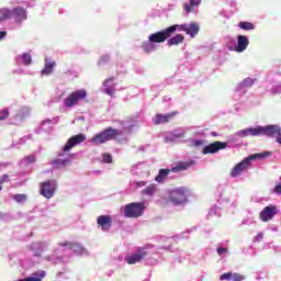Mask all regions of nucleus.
<instances>
[{
	"mask_svg": "<svg viewBox=\"0 0 281 281\" xmlns=\"http://www.w3.org/2000/svg\"><path fill=\"white\" fill-rule=\"evenodd\" d=\"M120 135H122V133H120V130L106 127L91 138V144H93L94 146H100L102 144H106V142L116 139V137H120Z\"/></svg>",
	"mask_w": 281,
	"mask_h": 281,
	"instance_id": "nucleus-1",
	"label": "nucleus"
},
{
	"mask_svg": "<svg viewBox=\"0 0 281 281\" xmlns=\"http://www.w3.org/2000/svg\"><path fill=\"white\" fill-rule=\"evenodd\" d=\"M269 155H271V153L266 151L262 154H254L245 158L233 168L231 172V177H238V175H240L241 172H245V170H247V168L251 166V161H254V159H265V157H269Z\"/></svg>",
	"mask_w": 281,
	"mask_h": 281,
	"instance_id": "nucleus-2",
	"label": "nucleus"
},
{
	"mask_svg": "<svg viewBox=\"0 0 281 281\" xmlns=\"http://www.w3.org/2000/svg\"><path fill=\"white\" fill-rule=\"evenodd\" d=\"M189 196L190 190L186 187H180L169 192V201L170 203H173V205H183V203H188Z\"/></svg>",
	"mask_w": 281,
	"mask_h": 281,
	"instance_id": "nucleus-3",
	"label": "nucleus"
},
{
	"mask_svg": "<svg viewBox=\"0 0 281 281\" xmlns=\"http://www.w3.org/2000/svg\"><path fill=\"white\" fill-rule=\"evenodd\" d=\"M146 211V205L144 202H132L124 206V217L125 218H139L144 215Z\"/></svg>",
	"mask_w": 281,
	"mask_h": 281,
	"instance_id": "nucleus-4",
	"label": "nucleus"
},
{
	"mask_svg": "<svg viewBox=\"0 0 281 281\" xmlns=\"http://www.w3.org/2000/svg\"><path fill=\"white\" fill-rule=\"evenodd\" d=\"M87 95V90H76L64 100V106H66V109H74L80 101L86 100Z\"/></svg>",
	"mask_w": 281,
	"mask_h": 281,
	"instance_id": "nucleus-5",
	"label": "nucleus"
},
{
	"mask_svg": "<svg viewBox=\"0 0 281 281\" xmlns=\"http://www.w3.org/2000/svg\"><path fill=\"white\" fill-rule=\"evenodd\" d=\"M175 30L176 27L172 26V27H167L162 31L153 33L149 35V41L150 43H166V41H168V38H170L172 34H175Z\"/></svg>",
	"mask_w": 281,
	"mask_h": 281,
	"instance_id": "nucleus-6",
	"label": "nucleus"
},
{
	"mask_svg": "<svg viewBox=\"0 0 281 281\" xmlns=\"http://www.w3.org/2000/svg\"><path fill=\"white\" fill-rule=\"evenodd\" d=\"M55 192H56V181L48 180L41 183L40 194L45 199H52Z\"/></svg>",
	"mask_w": 281,
	"mask_h": 281,
	"instance_id": "nucleus-7",
	"label": "nucleus"
},
{
	"mask_svg": "<svg viewBox=\"0 0 281 281\" xmlns=\"http://www.w3.org/2000/svg\"><path fill=\"white\" fill-rule=\"evenodd\" d=\"M281 133V127L278 125L258 126L257 136L266 135L267 137H277Z\"/></svg>",
	"mask_w": 281,
	"mask_h": 281,
	"instance_id": "nucleus-8",
	"label": "nucleus"
},
{
	"mask_svg": "<svg viewBox=\"0 0 281 281\" xmlns=\"http://www.w3.org/2000/svg\"><path fill=\"white\" fill-rule=\"evenodd\" d=\"M276 214H278V206L268 205L259 213V218L262 221V223H269V221H272Z\"/></svg>",
	"mask_w": 281,
	"mask_h": 281,
	"instance_id": "nucleus-9",
	"label": "nucleus"
},
{
	"mask_svg": "<svg viewBox=\"0 0 281 281\" xmlns=\"http://www.w3.org/2000/svg\"><path fill=\"white\" fill-rule=\"evenodd\" d=\"M224 148H227V143L216 140L205 146L202 149V153L203 155H214V153H218V150H224Z\"/></svg>",
	"mask_w": 281,
	"mask_h": 281,
	"instance_id": "nucleus-10",
	"label": "nucleus"
},
{
	"mask_svg": "<svg viewBox=\"0 0 281 281\" xmlns=\"http://www.w3.org/2000/svg\"><path fill=\"white\" fill-rule=\"evenodd\" d=\"M85 139H87V136H85V134H78V135L71 136L67 140L66 145L64 146V153H69V150H71V148H75V146L82 144V142H85Z\"/></svg>",
	"mask_w": 281,
	"mask_h": 281,
	"instance_id": "nucleus-11",
	"label": "nucleus"
},
{
	"mask_svg": "<svg viewBox=\"0 0 281 281\" xmlns=\"http://www.w3.org/2000/svg\"><path fill=\"white\" fill-rule=\"evenodd\" d=\"M148 256V252L144 249H138L137 252L132 254L125 258V262L127 265H137L143 258H146Z\"/></svg>",
	"mask_w": 281,
	"mask_h": 281,
	"instance_id": "nucleus-12",
	"label": "nucleus"
},
{
	"mask_svg": "<svg viewBox=\"0 0 281 281\" xmlns=\"http://www.w3.org/2000/svg\"><path fill=\"white\" fill-rule=\"evenodd\" d=\"M97 223L103 232H109L111 225H113V218H111V215H101L97 218Z\"/></svg>",
	"mask_w": 281,
	"mask_h": 281,
	"instance_id": "nucleus-13",
	"label": "nucleus"
},
{
	"mask_svg": "<svg viewBox=\"0 0 281 281\" xmlns=\"http://www.w3.org/2000/svg\"><path fill=\"white\" fill-rule=\"evenodd\" d=\"M247 47H249V38L245 35H238L235 52H237V54H241V52H245Z\"/></svg>",
	"mask_w": 281,
	"mask_h": 281,
	"instance_id": "nucleus-14",
	"label": "nucleus"
},
{
	"mask_svg": "<svg viewBox=\"0 0 281 281\" xmlns=\"http://www.w3.org/2000/svg\"><path fill=\"white\" fill-rule=\"evenodd\" d=\"M175 115H177V112H171L168 114H156L154 119V124H168V122H170V120H172Z\"/></svg>",
	"mask_w": 281,
	"mask_h": 281,
	"instance_id": "nucleus-15",
	"label": "nucleus"
},
{
	"mask_svg": "<svg viewBox=\"0 0 281 281\" xmlns=\"http://www.w3.org/2000/svg\"><path fill=\"white\" fill-rule=\"evenodd\" d=\"M12 15L18 23H21V21H25L27 19V11L21 7H16L12 9Z\"/></svg>",
	"mask_w": 281,
	"mask_h": 281,
	"instance_id": "nucleus-16",
	"label": "nucleus"
},
{
	"mask_svg": "<svg viewBox=\"0 0 281 281\" xmlns=\"http://www.w3.org/2000/svg\"><path fill=\"white\" fill-rule=\"evenodd\" d=\"M235 135H236V137H240V138L249 137V135H251L252 137H258V127L240 130V131L236 132Z\"/></svg>",
	"mask_w": 281,
	"mask_h": 281,
	"instance_id": "nucleus-17",
	"label": "nucleus"
},
{
	"mask_svg": "<svg viewBox=\"0 0 281 281\" xmlns=\"http://www.w3.org/2000/svg\"><path fill=\"white\" fill-rule=\"evenodd\" d=\"M54 67H56V60H50L49 57L45 58V67L42 69V76H49L54 71Z\"/></svg>",
	"mask_w": 281,
	"mask_h": 281,
	"instance_id": "nucleus-18",
	"label": "nucleus"
},
{
	"mask_svg": "<svg viewBox=\"0 0 281 281\" xmlns=\"http://www.w3.org/2000/svg\"><path fill=\"white\" fill-rule=\"evenodd\" d=\"M186 41V37L182 34H177L176 36L168 40L167 45L172 47L173 45H181Z\"/></svg>",
	"mask_w": 281,
	"mask_h": 281,
	"instance_id": "nucleus-19",
	"label": "nucleus"
},
{
	"mask_svg": "<svg viewBox=\"0 0 281 281\" xmlns=\"http://www.w3.org/2000/svg\"><path fill=\"white\" fill-rule=\"evenodd\" d=\"M170 172H172V169H160L158 176L156 177L157 183H164Z\"/></svg>",
	"mask_w": 281,
	"mask_h": 281,
	"instance_id": "nucleus-20",
	"label": "nucleus"
},
{
	"mask_svg": "<svg viewBox=\"0 0 281 281\" xmlns=\"http://www.w3.org/2000/svg\"><path fill=\"white\" fill-rule=\"evenodd\" d=\"M199 30H200L199 24L193 22L190 25H188L187 34L191 36V38H194V36L199 34Z\"/></svg>",
	"mask_w": 281,
	"mask_h": 281,
	"instance_id": "nucleus-21",
	"label": "nucleus"
},
{
	"mask_svg": "<svg viewBox=\"0 0 281 281\" xmlns=\"http://www.w3.org/2000/svg\"><path fill=\"white\" fill-rule=\"evenodd\" d=\"M113 80H115V77H111L103 81V87H105L104 93H106L108 95H113L115 93V89L109 87V82H113Z\"/></svg>",
	"mask_w": 281,
	"mask_h": 281,
	"instance_id": "nucleus-22",
	"label": "nucleus"
},
{
	"mask_svg": "<svg viewBox=\"0 0 281 281\" xmlns=\"http://www.w3.org/2000/svg\"><path fill=\"white\" fill-rule=\"evenodd\" d=\"M192 164L190 162H178L173 168H171V172H183V170H188Z\"/></svg>",
	"mask_w": 281,
	"mask_h": 281,
	"instance_id": "nucleus-23",
	"label": "nucleus"
},
{
	"mask_svg": "<svg viewBox=\"0 0 281 281\" xmlns=\"http://www.w3.org/2000/svg\"><path fill=\"white\" fill-rule=\"evenodd\" d=\"M153 43L154 42H150V37H148V41L142 44V49H144L146 54H150V52H155V44Z\"/></svg>",
	"mask_w": 281,
	"mask_h": 281,
	"instance_id": "nucleus-24",
	"label": "nucleus"
},
{
	"mask_svg": "<svg viewBox=\"0 0 281 281\" xmlns=\"http://www.w3.org/2000/svg\"><path fill=\"white\" fill-rule=\"evenodd\" d=\"M155 192H157V184H149L142 191V194H146L147 196H153Z\"/></svg>",
	"mask_w": 281,
	"mask_h": 281,
	"instance_id": "nucleus-25",
	"label": "nucleus"
},
{
	"mask_svg": "<svg viewBox=\"0 0 281 281\" xmlns=\"http://www.w3.org/2000/svg\"><path fill=\"white\" fill-rule=\"evenodd\" d=\"M12 10L2 9L0 10V21H5V19H12Z\"/></svg>",
	"mask_w": 281,
	"mask_h": 281,
	"instance_id": "nucleus-26",
	"label": "nucleus"
},
{
	"mask_svg": "<svg viewBox=\"0 0 281 281\" xmlns=\"http://www.w3.org/2000/svg\"><path fill=\"white\" fill-rule=\"evenodd\" d=\"M44 276L45 271H42L41 273H33V277H27L24 281H42Z\"/></svg>",
	"mask_w": 281,
	"mask_h": 281,
	"instance_id": "nucleus-27",
	"label": "nucleus"
},
{
	"mask_svg": "<svg viewBox=\"0 0 281 281\" xmlns=\"http://www.w3.org/2000/svg\"><path fill=\"white\" fill-rule=\"evenodd\" d=\"M238 27L245 31L256 30V25H254L251 22H239Z\"/></svg>",
	"mask_w": 281,
	"mask_h": 281,
	"instance_id": "nucleus-28",
	"label": "nucleus"
},
{
	"mask_svg": "<svg viewBox=\"0 0 281 281\" xmlns=\"http://www.w3.org/2000/svg\"><path fill=\"white\" fill-rule=\"evenodd\" d=\"M59 247H69V249H82V247L78 244L61 241L58 244Z\"/></svg>",
	"mask_w": 281,
	"mask_h": 281,
	"instance_id": "nucleus-29",
	"label": "nucleus"
},
{
	"mask_svg": "<svg viewBox=\"0 0 281 281\" xmlns=\"http://www.w3.org/2000/svg\"><path fill=\"white\" fill-rule=\"evenodd\" d=\"M66 164H67V160H64V159H54L52 161V165L54 166V168H65Z\"/></svg>",
	"mask_w": 281,
	"mask_h": 281,
	"instance_id": "nucleus-30",
	"label": "nucleus"
},
{
	"mask_svg": "<svg viewBox=\"0 0 281 281\" xmlns=\"http://www.w3.org/2000/svg\"><path fill=\"white\" fill-rule=\"evenodd\" d=\"M169 27H176L175 32H177V30H179V32H186V34L188 33V24H173Z\"/></svg>",
	"mask_w": 281,
	"mask_h": 281,
	"instance_id": "nucleus-31",
	"label": "nucleus"
},
{
	"mask_svg": "<svg viewBox=\"0 0 281 281\" xmlns=\"http://www.w3.org/2000/svg\"><path fill=\"white\" fill-rule=\"evenodd\" d=\"M14 201H16V203H23L25 201H27V195L25 194H15L13 195Z\"/></svg>",
	"mask_w": 281,
	"mask_h": 281,
	"instance_id": "nucleus-32",
	"label": "nucleus"
},
{
	"mask_svg": "<svg viewBox=\"0 0 281 281\" xmlns=\"http://www.w3.org/2000/svg\"><path fill=\"white\" fill-rule=\"evenodd\" d=\"M22 59L24 65H32V55H30L29 53L23 54Z\"/></svg>",
	"mask_w": 281,
	"mask_h": 281,
	"instance_id": "nucleus-33",
	"label": "nucleus"
},
{
	"mask_svg": "<svg viewBox=\"0 0 281 281\" xmlns=\"http://www.w3.org/2000/svg\"><path fill=\"white\" fill-rule=\"evenodd\" d=\"M103 164H113V156L111 154H102Z\"/></svg>",
	"mask_w": 281,
	"mask_h": 281,
	"instance_id": "nucleus-34",
	"label": "nucleus"
},
{
	"mask_svg": "<svg viewBox=\"0 0 281 281\" xmlns=\"http://www.w3.org/2000/svg\"><path fill=\"white\" fill-rule=\"evenodd\" d=\"M173 137L176 139H181V138L186 137V131L181 130V132H179V130H176L173 132Z\"/></svg>",
	"mask_w": 281,
	"mask_h": 281,
	"instance_id": "nucleus-35",
	"label": "nucleus"
},
{
	"mask_svg": "<svg viewBox=\"0 0 281 281\" xmlns=\"http://www.w3.org/2000/svg\"><path fill=\"white\" fill-rule=\"evenodd\" d=\"M183 10L187 12V14H190V12H193L194 7L189 1L183 4Z\"/></svg>",
	"mask_w": 281,
	"mask_h": 281,
	"instance_id": "nucleus-36",
	"label": "nucleus"
},
{
	"mask_svg": "<svg viewBox=\"0 0 281 281\" xmlns=\"http://www.w3.org/2000/svg\"><path fill=\"white\" fill-rule=\"evenodd\" d=\"M10 117V112L8 110L0 111V122L3 120H8Z\"/></svg>",
	"mask_w": 281,
	"mask_h": 281,
	"instance_id": "nucleus-37",
	"label": "nucleus"
},
{
	"mask_svg": "<svg viewBox=\"0 0 281 281\" xmlns=\"http://www.w3.org/2000/svg\"><path fill=\"white\" fill-rule=\"evenodd\" d=\"M231 280H232V281H243V280H245V277H243V276L239 274V273H232Z\"/></svg>",
	"mask_w": 281,
	"mask_h": 281,
	"instance_id": "nucleus-38",
	"label": "nucleus"
},
{
	"mask_svg": "<svg viewBox=\"0 0 281 281\" xmlns=\"http://www.w3.org/2000/svg\"><path fill=\"white\" fill-rule=\"evenodd\" d=\"M24 160L26 161V164H34V161H36V156L34 155L26 156Z\"/></svg>",
	"mask_w": 281,
	"mask_h": 281,
	"instance_id": "nucleus-39",
	"label": "nucleus"
},
{
	"mask_svg": "<svg viewBox=\"0 0 281 281\" xmlns=\"http://www.w3.org/2000/svg\"><path fill=\"white\" fill-rule=\"evenodd\" d=\"M220 280H232V272H225L220 276Z\"/></svg>",
	"mask_w": 281,
	"mask_h": 281,
	"instance_id": "nucleus-40",
	"label": "nucleus"
},
{
	"mask_svg": "<svg viewBox=\"0 0 281 281\" xmlns=\"http://www.w3.org/2000/svg\"><path fill=\"white\" fill-rule=\"evenodd\" d=\"M8 181H10V177L4 173V175L0 178V184L8 183Z\"/></svg>",
	"mask_w": 281,
	"mask_h": 281,
	"instance_id": "nucleus-41",
	"label": "nucleus"
},
{
	"mask_svg": "<svg viewBox=\"0 0 281 281\" xmlns=\"http://www.w3.org/2000/svg\"><path fill=\"white\" fill-rule=\"evenodd\" d=\"M255 80L251 78H247L244 80V85L245 87H251V85H254Z\"/></svg>",
	"mask_w": 281,
	"mask_h": 281,
	"instance_id": "nucleus-42",
	"label": "nucleus"
},
{
	"mask_svg": "<svg viewBox=\"0 0 281 281\" xmlns=\"http://www.w3.org/2000/svg\"><path fill=\"white\" fill-rule=\"evenodd\" d=\"M189 2L193 8L201 5V0H189Z\"/></svg>",
	"mask_w": 281,
	"mask_h": 281,
	"instance_id": "nucleus-43",
	"label": "nucleus"
},
{
	"mask_svg": "<svg viewBox=\"0 0 281 281\" xmlns=\"http://www.w3.org/2000/svg\"><path fill=\"white\" fill-rule=\"evenodd\" d=\"M104 63H109V56L106 55L100 58L99 65H104Z\"/></svg>",
	"mask_w": 281,
	"mask_h": 281,
	"instance_id": "nucleus-44",
	"label": "nucleus"
},
{
	"mask_svg": "<svg viewBox=\"0 0 281 281\" xmlns=\"http://www.w3.org/2000/svg\"><path fill=\"white\" fill-rule=\"evenodd\" d=\"M217 254H218V256H223V254H227V248L218 247Z\"/></svg>",
	"mask_w": 281,
	"mask_h": 281,
	"instance_id": "nucleus-45",
	"label": "nucleus"
},
{
	"mask_svg": "<svg viewBox=\"0 0 281 281\" xmlns=\"http://www.w3.org/2000/svg\"><path fill=\"white\" fill-rule=\"evenodd\" d=\"M5 36H8V32L0 31V41H3V38H5Z\"/></svg>",
	"mask_w": 281,
	"mask_h": 281,
	"instance_id": "nucleus-46",
	"label": "nucleus"
},
{
	"mask_svg": "<svg viewBox=\"0 0 281 281\" xmlns=\"http://www.w3.org/2000/svg\"><path fill=\"white\" fill-rule=\"evenodd\" d=\"M274 192H276V194H281V184H277L274 187Z\"/></svg>",
	"mask_w": 281,
	"mask_h": 281,
	"instance_id": "nucleus-47",
	"label": "nucleus"
},
{
	"mask_svg": "<svg viewBox=\"0 0 281 281\" xmlns=\"http://www.w3.org/2000/svg\"><path fill=\"white\" fill-rule=\"evenodd\" d=\"M265 234L258 233L257 236L255 237L257 241H260L263 238Z\"/></svg>",
	"mask_w": 281,
	"mask_h": 281,
	"instance_id": "nucleus-48",
	"label": "nucleus"
},
{
	"mask_svg": "<svg viewBox=\"0 0 281 281\" xmlns=\"http://www.w3.org/2000/svg\"><path fill=\"white\" fill-rule=\"evenodd\" d=\"M276 142H277V144L281 145V132H279V134H277Z\"/></svg>",
	"mask_w": 281,
	"mask_h": 281,
	"instance_id": "nucleus-49",
	"label": "nucleus"
},
{
	"mask_svg": "<svg viewBox=\"0 0 281 281\" xmlns=\"http://www.w3.org/2000/svg\"><path fill=\"white\" fill-rule=\"evenodd\" d=\"M137 186L144 187V186H146V182L145 181H140V182L137 183Z\"/></svg>",
	"mask_w": 281,
	"mask_h": 281,
	"instance_id": "nucleus-50",
	"label": "nucleus"
},
{
	"mask_svg": "<svg viewBox=\"0 0 281 281\" xmlns=\"http://www.w3.org/2000/svg\"><path fill=\"white\" fill-rule=\"evenodd\" d=\"M200 144H201V142H199V140L195 142V146H200Z\"/></svg>",
	"mask_w": 281,
	"mask_h": 281,
	"instance_id": "nucleus-51",
	"label": "nucleus"
},
{
	"mask_svg": "<svg viewBox=\"0 0 281 281\" xmlns=\"http://www.w3.org/2000/svg\"><path fill=\"white\" fill-rule=\"evenodd\" d=\"M1 190H3V187L0 186V192H1Z\"/></svg>",
	"mask_w": 281,
	"mask_h": 281,
	"instance_id": "nucleus-52",
	"label": "nucleus"
},
{
	"mask_svg": "<svg viewBox=\"0 0 281 281\" xmlns=\"http://www.w3.org/2000/svg\"><path fill=\"white\" fill-rule=\"evenodd\" d=\"M20 281H25V279L24 280H20Z\"/></svg>",
	"mask_w": 281,
	"mask_h": 281,
	"instance_id": "nucleus-53",
	"label": "nucleus"
}]
</instances>
